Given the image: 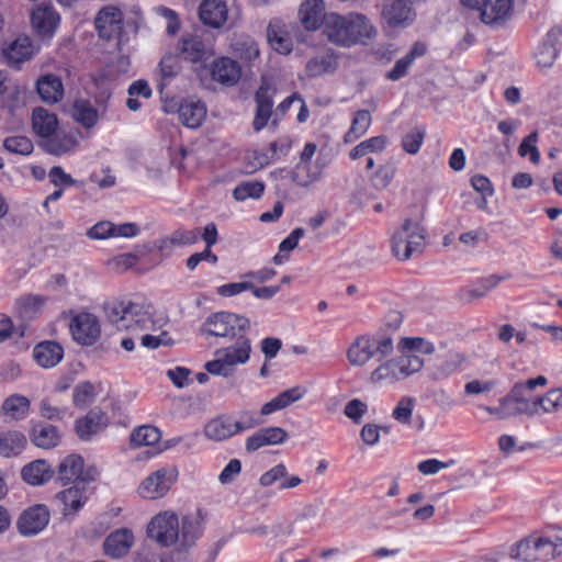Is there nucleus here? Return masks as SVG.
Returning <instances> with one entry per match:
<instances>
[{
	"instance_id": "16",
	"label": "nucleus",
	"mask_w": 562,
	"mask_h": 562,
	"mask_svg": "<svg viewBox=\"0 0 562 562\" xmlns=\"http://www.w3.org/2000/svg\"><path fill=\"white\" fill-rule=\"evenodd\" d=\"M289 439V434L282 427L271 426L257 430L245 442L248 452H255L267 446L283 445Z\"/></svg>"
},
{
	"instance_id": "24",
	"label": "nucleus",
	"mask_w": 562,
	"mask_h": 562,
	"mask_svg": "<svg viewBox=\"0 0 562 562\" xmlns=\"http://www.w3.org/2000/svg\"><path fill=\"white\" fill-rule=\"evenodd\" d=\"M134 543V535L130 529L121 528L111 532L103 542L104 552L111 558H122Z\"/></svg>"
},
{
	"instance_id": "61",
	"label": "nucleus",
	"mask_w": 562,
	"mask_h": 562,
	"mask_svg": "<svg viewBox=\"0 0 562 562\" xmlns=\"http://www.w3.org/2000/svg\"><path fill=\"white\" fill-rule=\"evenodd\" d=\"M249 289H254V283L248 281V279H244L240 282H232L218 286L216 293L222 297H232Z\"/></svg>"
},
{
	"instance_id": "17",
	"label": "nucleus",
	"mask_w": 562,
	"mask_h": 562,
	"mask_svg": "<svg viewBox=\"0 0 562 562\" xmlns=\"http://www.w3.org/2000/svg\"><path fill=\"white\" fill-rule=\"evenodd\" d=\"M241 77L239 64L229 57H220L211 64V78L220 85L233 87Z\"/></svg>"
},
{
	"instance_id": "49",
	"label": "nucleus",
	"mask_w": 562,
	"mask_h": 562,
	"mask_svg": "<svg viewBox=\"0 0 562 562\" xmlns=\"http://www.w3.org/2000/svg\"><path fill=\"white\" fill-rule=\"evenodd\" d=\"M387 144V138L383 135L374 136L369 139H366L359 143L349 153V157L352 160L364 157L369 154H378L382 153Z\"/></svg>"
},
{
	"instance_id": "40",
	"label": "nucleus",
	"mask_w": 562,
	"mask_h": 562,
	"mask_svg": "<svg viewBox=\"0 0 562 562\" xmlns=\"http://www.w3.org/2000/svg\"><path fill=\"white\" fill-rule=\"evenodd\" d=\"M200 238V228L177 229L168 237L159 240L158 248L160 251H170L175 247L190 246L195 244Z\"/></svg>"
},
{
	"instance_id": "2",
	"label": "nucleus",
	"mask_w": 562,
	"mask_h": 562,
	"mask_svg": "<svg viewBox=\"0 0 562 562\" xmlns=\"http://www.w3.org/2000/svg\"><path fill=\"white\" fill-rule=\"evenodd\" d=\"M323 33L331 43L349 47L370 40L376 34V30L362 14L350 13L342 16L331 12L325 18Z\"/></svg>"
},
{
	"instance_id": "33",
	"label": "nucleus",
	"mask_w": 562,
	"mask_h": 562,
	"mask_svg": "<svg viewBox=\"0 0 562 562\" xmlns=\"http://www.w3.org/2000/svg\"><path fill=\"white\" fill-rule=\"evenodd\" d=\"M36 90L43 102L54 104L64 98V86L59 77L44 75L36 81Z\"/></svg>"
},
{
	"instance_id": "59",
	"label": "nucleus",
	"mask_w": 562,
	"mask_h": 562,
	"mask_svg": "<svg viewBox=\"0 0 562 562\" xmlns=\"http://www.w3.org/2000/svg\"><path fill=\"white\" fill-rule=\"evenodd\" d=\"M94 394L92 383L86 381L77 384L74 390L72 400L74 404L78 407H86L91 403Z\"/></svg>"
},
{
	"instance_id": "57",
	"label": "nucleus",
	"mask_w": 562,
	"mask_h": 562,
	"mask_svg": "<svg viewBox=\"0 0 562 562\" xmlns=\"http://www.w3.org/2000/svg\"><path fill=\"white\" fill-rule=\"evenodd\" d=\"M424 137L425 130L422 127H415L402 138V148L407 154L415 155L419 151Z\"/></svg>"
},
{
	"instance_id": "43",
	"label": "nucleus",
	"mask_w": 562,
	"mask_h": 562,
	"mask_svg": "<svg viewBox=\"0 0 562 562\" xmlns=\"http://www.w3.org/2000/svg\"><path fill=\"white\" fill-rule=\"evenodd\" d=\"M26 445V437L16 430L0 432V454L10 458L18 456Z\"/></svg>"
},
{
	"instance_id": "19",
	"label": "nucleus",
	"mask_w": 562,
	"mask_h": 562,
	"mask_svg": "<svg viewBox=\"0 0 562 562\" xmlns=\"http://www.w3.org/2000/svg\"><path fill=\"white\" fill-rule=\"evenodd\" d=\"M316 145L307 143L301 153L300 161L295 168L291 171V180L301 187H307L315 182L321 171H311V159L315 155Z\"/></svg>"
},
{
	"instance_id": "9",
	"label": "nucleus",
	"mask_w": 562,
	"mask_h": 562,
	"mask_svg": "<svg viewBox=\"0 0 562 562\" xmlns=\"http://www.w3.org/2000/svg\"><path fill=\"white\" fill-rule=\"evenodd\" d=\"M85 461L79 454H69L64 458L57 467L56 481L61 485L86 484L94 480V472L91 470L85 471Z\"/></svg>"
},
{
	"instance_id": "30",
	"label": "nucleus",
	"mask_w": 562,
	"mask_h": 562,
	"mask_svg": "<svg viewBox=\"0 0 562 562\" xmlns=\"http://www.w3.org/2000/svg\"><path fill=\"white\" fill-rule=\"evenodd\" d=\"M464 361V357L457 350H448L442 356L438 357L437 363L435 364L430 378L434 381L443 380L461 367Z\"/></svg>"
},
{
	"instance_id": "14",
	"label": "nucleus",
	"mask_w": 562,
	"mask_h": 562,
	"mask_svg": "<svg viewBox=\"0 0 562 562\" xmlns=\"http://www.w3.org/2000/svg\"><path fill=\"white\" fill-rule=\"evenodd\" d=\"M479 12L484 24L503 26L512 16L513 0H485Z\"/></svg>"
},
{
	"instance_id": "60",
	"label": "nucleus",
	"mask_w": 562,
	"mask_h": 562,
	"mask_svg": "<svg viewBox=\"0 0 562 562\" xmlns=\"http://www.w3.org/2000/svg\"><path fill=\"white\" fill-rule=\"evenodd\" d=\"M400 347L403 350H416L424 355H431L435 351L432 342L425 340L422 337H405L400 341Z\"/></svg>"
},
{
	"instance_id": "8",
	"label": "nucleus",
	"mask_w": 562,
	"mask_h": 562,
	"mask_svg": "<svg viewBox=\"0 0 562 562\" xmlns=\"http://www.w3.org/2000/svg\"><path fill=\"white\" fill-rule=\"evenodd\" d=\"M425 227L420 221L405 218L394 232L391 246L392 252L398 260H408L414 252L419 251L425 239Z\"/></svg>"
},
{
	"instance_id": "12",
	"label": "nucleus",
	"mask_w": 562,
	"mask_h": 562,
	"mask_svg": "<svg viewBox=\"0 0 562 562\" xmlns=\"http://www.w3.org/2000/svg\"><path fill=\"white\" fill-rule=\"evenodd\" d=\"M176 476L175 470L159 469L142 481L137 492L145 499L160 498L170 490Z\"/></svg>"
},
{
	"instance_id": "10",
	"label": "nucleus",
	"mask_w": 562,
	"mask_h": 562,
	"mask_svg": "<svg viewBox=\"0 0 562 562\" xmlns=\"http://www.w3.org/2000/svg\"><path fill=\"white\" fill-rule=\"evenodd\" d=\"M178 55L192 64L204 63L213 54V46L198 33L183 34L177 44Z\"/></svg>"
},
{
	"instance_id": "45",
	"label": "nucleus",
	"mask_w": 562,
	"mask_h": 562,
	"mask_svg": "<svg viewBox=\"0 0 562 562\" xmlns=\"http://www.w3.org/2000/svg\"><path fill=\"white\" fill-rule=\"evenodd\" d=\"M535 416L562 411V389H553L544 395L535 397Z\"/></svg>"
},
{
	"instance_id": "38",
	"label": "nucleus",
	"mask_w": 562,
	"mask_h": 562,
	"mask_svg": "<svg viewBox=\"0 0 562 562\" xmlns=\"http://www.w3.org/2000/svg\"><path fill=\"white\" fill-rule=\"evenodd\" d=\"M33 55V48L27 37H19L3 49V56L10 66L18 67L29 60Z\"/></svg>"
},
{
	"instance_id": "11",
	"label": "nucleus",
	"mask_w": 562,
	"mask_h": 562,
	"mask_svg": "<svg viewBox=\"0 0 562 562\" xmlns=\"http://www.w3.org/2000/svg\"><path fill=\"white\" fill-rule=\"evenodd\" d=\"M71 336L82 346H92L101 335L98 317L92 313L82 312L75 315L69 324Z\"/></svg>"
},
{
	"instance_id": "48",
	"label": "nucleus",
	"mask_w": 562,
	"mask_h": 562,
	"mask_svg": "<svg viewBox=\"0 0 562 562\" xmlns=\"http://www.w3.org/2000/svg\"><path fill=\"white\" fill-rule=\"evenodd\" d=\"M371 114L367 110H359L355 113L351 126L346 133L344 139L346 143H352L367 133L371 125Z\"/></svg>"
},
{
	"instance_id": "25",
	"label": "nucleus",
	"mask_w": 562,
	"mask_h": 562,
	"mask_svg": "<svg viewBox=\"0 0 562 562\" xmlns=\"http://www.w3.org/2000/svg\"><path fill=\"white\" fill-rule=\"evenodd\" d=\"M108 416L100 409H91L88 414L76 422V432L81 440H90L108 425Z\"/></svg>"
},
{
	"instance_id": "5",
	"label": "nucleus",
	"mask_w": 562,
	"mask_h": 562,
	"mask_svg": "<svg viewBox=\"0 0 562 562\" xmlns=\"http://www.w3.org/2000/svg\"><path fill=\"white\" fill-rule=\"evenodd\" d=\"M250 352V339L239 336L235 344L216 349L214 359L205 362L204 369L212 375L229 378L233 375L236 366L248 362Z\"/></svg>"
},
{
	"instance_id": "29",
	"label": "nucleus",
	"mask_w": 562,
	"mask_h": 562,
	"mask_svg": "<svg viewBox=\"0 0 562 562\" xmlns=\"http://www.w3.org/2000/svg\"><path fill=\"white\" fill-rule=\"evenodd\" d=\"M235 427V419L232 416L221 415L206 423L204 435L210 440L223 441L237 434Z\"/></svg>"
},
{
	"instance_id": "47",
	"label": "nucleus",
	"mask_w": 562,
	"mask_h": 562,
	"mask_svg": "<svg viewBox=\"0 0 562 562\" xmlns=\"http://www.w3.org/2000/svg\"><path fill=\"white\" fill-rule=\"evenodd\" d=\"M234 54L247 61L251 63L259 58L260 52L257 43L249 36L240 35L236 37L232 44Z\"/></svg>"
},
{
	"instance_id": "44",
	"label": "nucleus",
	"mask_w": 562,
	"mask_h": 562,
	"mask_svg": "<svg viewBox=\"0 0 562 562\" xmlns=\"http://www.w3.org/2000/svg\"><path fill=\"white\" fill-rule=\"evenodd\" d=\"M30 405V400L26 396L13 394L4 400L1 409L12 420H21L29 414Z\"/></svg>"
},
{
	"instance_id": "28",
	"label": "nucleus",
	"mask_w": 562,
	"mask_h": 562,
	"mask_svg": "<svg viewBox=\"0 0 562 562\" xmlns=\"http://www.w3.org/2000/svg\"><path fill=\"white\" fill-rule=\"evenodd\" d=\"M46 301L45 296L37 294L27 293L20 295L14 301V312L22 319H34L41 314Z\"/></svg>"
},
{
	"instance_id": "37",
	"label": "nucleus",
	"mask_w": 562,
	"mask_h": 562,
	"mask_svg": "<svg viewBox=\"0 0 562 562\" xmlns=\"http://www.w3.org/2000/svg\"><path fill=\"white\" fill-rule=\"evenodd\" d=\"M85 484L72 485L59 492L56 498L64 505L63 514L70 515L78 512L85 504Z\"/></svg>"
},
{
	"instance_id": "39",
	"label": "nucleus",
	"mask_w": 562,
	"mask_h": 562,
	"mask_svg": "<svg viewBox=\"0 0 562 562\" xmlns=\"http://www.w3.org/2000/svg\"><path fill=\"white\" fill-rule=\"evenodd\" d=\"M426 52L427 47L424 43H415L409 52L395 63L394 67L386 74V78L392 81L403 78L415 59L424 56Z\"/></svg>"
},
{
	"instance_id": "13",
	"label": "nucleus",
	"mask_w": 562,
	"mask_h": 562,
	"mask_svg": "<svg viewBox=\"0 0 562 562\" xmlns=\"http://www.w3.org/2000/svg\"><path fill=\"white\" fill-rule=\"evenodd\" d=\"M274 93V87L268 80L262 79L255 95L257 109L252 125L257 132L262 130L272 116Z\"/></svg>"
},
{
	"instance_id": "36",
	"label": "nucleus",
	"mask_w": 562,
	"mask_h": 562,
	"mask_svg": "<svg viewBox=\"0 0 562 562\" xmlns=\"http://www.w3.org/2000/svg\"><path fill=\"white\" fill-rule=\"evenodd\" d=\"M58 126L56 114L48 112L44 108H36L32 113V127L36 135L44 139L52 136Z\"/></svg>"
},
{
	"instance_id": "62",
	"label": "nucleus",
	"mask_w": 562,
	"mask_h": 562,
	"mask_svg": "<svg viewBox=\"0 0 562 562\" xmlns=\"http://www.w3.org/2000/svg\"><path fill=\"white\" fill-rule=\"evenodd\" d=\"M180 70L178 57L172 54L165 55L159 63V71L164 80L172 79Z\"/></svg>"
},
{
	"instance_id": "21",
	"label": "nucleus",
	"mask_w": 562,
	"mask_h": 562,
	"mask_svg": "<svg viewBox=\"0 0 562 562\" xmlns=\"http://www.w3.org/2000/svg\"><path fill=\"white\" fill-rule=\"evenodd\" d=\"M382 18L390 26L411 23L414 18L409 0H386L382 9Z\"/></svg>"
},
{
	"instance_id": "3",
	"label": "nucleus",
	"mask_w": 562,
	"mask_h": 562,
	"mask_svg": "<svg viewBox=\"0 0 562 562\" xmlns=\"http://www.w3.org/2000/svg\"><path fill=\"white\" fill-rule=\"evenodd\" d=\"M104 312L109 323L119 331L138 335L154 324L150 304L145 302L113 300L104 304Z\"/></svg>"
},
{
	"instance_id": "63",
	"label": "nucleus",
	"mask_w": 562,
	"mask_h": 562,
	"mask_svg": "<svg viewBox=\"0 0 562 562\" xmlns=\"http://www.w3.org/2000/svg\"><path fill=\"white\" fill-rule=\"evenodd\" d=\"M368 411V405L361 400L353 398L345 406L344 413L353 423L359 424Z\"/></svg>"
},
{
	"instance_id": "4",
	"label": "nucleus",
	"mask_w": 562,
	"mask_h": 562,
	"mask_svg": "<svg viewBox=\"0 0 562 562\" xmlns=\"http://www.w3.org/2000/svg\"><path fill=\"white\" fill-rule=\"evenodd\" d=\"M379 366L370 373L369 381L373 384H393L419 372L424 360L415 355L403 353L392 359L378 361Z\"/></svg>"
},
{
	"instance_id": "35",
	"label": "nucleus",
	"mask_w": 562,
	"mask_h": 562,
	"mask_svg": "<svg viewBox=\"0 0 562 562\" xmlns=\"http://www.w3.org/2000/svg\"><path fill=\"white\" fill-rule=\"evenodd\" d=\"M267 38L270 46L279 54L291 53L293 44L280 20H272L267 27Z\"/></svg>"
},
{
	"instance_id": "27",
	"label": "nucleus",
	"mask_w": 562,
	"mask_h": 562,
	"mask_svg": "<svg viewBox=\"0 0 562 562\" xmlns=\"http://www.w3.org/2000/svg\"><path fill=\"white\" fill-rule=\"evenodd\" d=\"M178 116L184 126L196 128L206 116V108L199 100L186 99L178 108Z\"/></svg>"
},
{
	"instance_id": "46",
	"label": "nucleus",
	"mask_w": 562,
	"mask_h": 562,
	"mask_svg": "<svg viewBox=\"0 0 562 562\" xmlns=\"http://www.w3.org/2000/svg\"><path fill=\"white\" fill-rule=\"evenodd\" d=\"M72 117L86 128L93 127L98 122V111L87 100H76L72 104Z\"/></svg>"
},
{
	"instance_id": "22",
	"label": "nucleus",
	"mask_w": 562,
	"mask_h": 562,
	"mask_svg": "<svg viewBox=\"0 0 562 562\" xmlns=\"http://www.w3.org/2000/svg\"><path fill=\"white\" fill-rule=\"evenodd\" d=\"M325 7L323 0H305L299 11L300 21L307 31L325 29Z\"/></svg>"
},
{
	"instance_id": "26",
	"label": "nucleus",
	"mask_w": 562,
	"mask_h": 562,
	"mask_svg": "<svg viewBox=\"0 0 562 562\" xmlns=\"http://www.w3.org/2000/svg\"><path fill=\"white\" fill-rule=\"evenodd\" d=\"M307 394V389L302 385H296L281 392L271 401L262 405L260 414L263 416L270 415L273 412L283 409L291 404L302 400Z\"/></svg>"
},
{
	"instance_id": "53",
	"label": "nucleus",
	"mask_w": 562,
	"mask_h": 562,
	"mask_svg": "<svg viewBox=\"0 0 562 562\" xmlns=\"http://www.w3.org/2000/svg\"><path fill=\"white\" fill-rule=\"evenodd\" d=\"M265 190V184L260 181H244L233 191V196L237 201H244L247 198L258 199Z\"/></svg>"
},
{
	"instance_id": "54",
	"label": "nucleus",
	"mask_w": 562,
	"mask_h": 562,
	"mask_svg": "<svg viewBox=\"0 0 562 562\" xmlns=\"http://www.w3.org/2000/svg\"><path fill=\"white\" fill-rule=\"evenodd\" d=\"M3 147L5 150L12 154L30 155L33 151V143L26 136H10L3 140Z\"/></svg>"
},
{
	"instance_id": "6",
	"label": "nucleus",
	"mask_w": 562,
	"mask_h": 562,
	"mask_svg": "<svg viewBox=\"0 0 562 562\" xmlns=\"http://www.w3.org/2000/svg\"><path fill=\"white\" fill-rule=\"evenodd\" d=\"M393 339L387 336H358L347 349V360L351 367H364L372 359L382 361L392 355Z\"/></svg>"
},
{
	"instance_id": "64",
	"label": "nucleus",
	"mask_w": 562,
	"mask_h": 562,
	"mask_svg": "<svg viewBox=\"0 0 562 562\" xmlns=\"http://www.w3.org/2000/svg\"><path fill=\"white\" fill-rule=\"evenodd\" d=\"M263 423L260 418L256 417V415L248 411H241L238 414V419H235L236 431L241 432L257 426H260Z\"/></svg>"
},
{
	"instance_id": "55",
	"label": "nucleus",
	"mask_w": 562,
	"mask_h": 562,
	"mask_svg": "<svg viewBox=\"0 0 562 562\" xmlns=\"http://www.w3.org/2000/svg\"><path fill=\"white\" fill-rule=\"evenodd\" d=\"M554 42H547L537 50L536 64L543 69H550L558 57V49Z\"/></svg>"
},
{
	"instance_id": "7",
	"label": "nucleus",
	"mask_w": 562,
	"mask_h": 562,
	"mask_svg": "<svg viewBox=\"0 0 562 562\" xmlns=\"http://www.w3.org/2000/svg\"><path fill=\"white\" fill-rule=\"evenodd\" d=\"M250 326L247 317L231 313V312H216L205 318L200 327V335L204 338H235L243 336L246 329Z\"/></svg>"
},
{
	"instance_id": "18",
	"label": "nucleus",
	"mask_w": 562,
	"mask_h": 562,
	"mask_svg": "<svg viewBox=\"0 0 562 562\" xmlns=\"http://www.w3.org/2000/svg\"><path fill=\"white\" fill-rule=\"evenodd\" d=\"M49 521L45 506L38 505L25 510L18 520V529L23 536H33L42 531Z\"/></svg>"
},
{
	"instance_id": "58",
	"label": "nucleus",
	"mask_w": 562,
	"mask_h": 562,
	"mask_svg": "<svg viewBox=\"0 0 562 562\" xmlns=\"http://www.w3.org/2000/svg\"><path fill=\"white\" fill-rule=\"evenodd\" d=\"M535 546L537 552V561L550 560L561 554V551L548 537L535 538Z\"/></svg>"
},
{
	"instance_id": "23",
	"label": "nucleus",
	"mask_w": 562,
	"mask_h": 562,
	"mask_svg": "<svg viewBox=\"0 0 562 562\" xmlns=\"http://www.w3.org/2000/svg\"><path fill=\"white\" fill-rule=\"evenodd\" d=\"M227 7L221 0H203L199 7L201 22L210 27L220 29L227 21Z\"/></svg>"
},
{
	"instance_id": "34",
	"label": "nucleus",
	"mask_w": 562,
	"mask_h": 562,
	"mask_svg": "<svg viewBox=\"0 0 562 562\" xmlns=\"http://www.w3.org/2000/svg\"><path fill=\"white\" fill-rule=\"evenodd\" d=\"M33 357L41 367L53 368L63 360L64 349L55 341H42L34 347Z\"/></svg>"
},
{
	"instance_id": "32",
	"label": "nucleus",
	"mask_w": 562,
	"mask_h": 562,
	"mask_svg": "<svg viewBox=\"0 0 562 562\" xmlns=\"http://www.w3.org/2000/svg\"><path fill=\"white\" fill-rule=\"evenodd\" d=\"M338 66L337 56L328 49L310 58L305 65L306 76L316 78L333 74Z\"/></svg>"
},
{
	"instance_id": "56",
	"label": "nucleus",
	"mask_w": 562,
	"mask_h": 562,
	"mask_svg": "<svg viewBox=\"0 0 562 562\" xmlns=\"http://www.w3.org/2000/svg\"><path fill=\"white\" fill-rule=\"evenodd\" d=\"M396 175V167L393 162L381 165L372 177L374 188L379 190L386 189Z\"/></svg>"
},
{
	"instance_id": "15",
	"label": "nucleus",
	"mask_w": 562,
	"mask_h": 562,
	"mask_svg": "<svg viewBox=\"0 0 562 562\" xmlns=\"http://www.w3.org/2000/svg\"><path fill=\"white\" fill-rule=\"evenodd\" d=\"M94 25L100 37L105 40L116 37L123 27L122 12L115 7L106 5L97 14Z\"/></svg>"
},
{
	"instance_id": "52",
	"label": "nucleus",
	"mask_w": 562,
	"mask_h": 562,
	"mask_svg": "<svg viewBox=\"0 0 562 562\" xmlns=\"http://www.w3.org/2000/svg\"><path fill=\"white\" fill-rule=\"evenodd\" d=\"M510 557L521 562L537 561L535 539L529 537L520 540L512 550Z\"/></svg>"
},
{
	"instance_id": "42",
	"label": "nucleus",
	"mask_w": 562,
	"mask_h": 562,
	"mask_svg": "<svg viewBox=\"0 0 562 562\" xmlns=\"http://www.w3.org/2000/svg\"><path fill=\"white\" fill-rule=\"evenodd\" d=\"M31 441L38 448L50 449L58 445L59 432L55 426L37 424L31 431Z\"/></svg>"
},
{
	"instance_id": "31",
	"label": "nucleus",
	"mask_w": 562,
	"mask_h": 562,
	"mask_svg": "<svg viewBox=\"0 0 562 562\" xmlns=\"http://www.w3.org/2000/svg\"><path fill=\"white\" fill-rule=\"evenodd\" d=\"M54 474V469L44 459L34 460L21 470L23 481L34 486L45 484Z\"/></svg>"
},
{
	"instance_id": "50",
	"label": "nucleus",
	"mask_w": 562,
	"mask_h": 562,
	"mask_svg": "<svg viewBox=\"0 0 562 562\" xmlns=\"http://www.w3.org/2000/svg\"><path fill=\"white\" fill-rule=\"evenodd\" d=\"M160 430L150 425L137 427L131 432L130 440L135 447L153 446L160 440Z\"/></svg>"
},
{
	"instance_id": "1",
	"label": "nucleus",
	"mask_w": 562,
	"mask_h": 562,
	"mask_svg": "<svg viewBox=\"0 0 562 562\" xmlns=\"http://www.w3.org/2000/svg\"><path fill=\"white\" fill-rule=\"evenodd\" d=\"M200 513L182 518L180 527L178 516L172 512H162L151 518L147 526L148 538L160 547L171 548L172 562H186L189 550L202 533Z\"/></svg>"
},
{
	"instance_id": "41",
	"label": "nucleus",
	"mask_w": 562,
	"mask_h": 562,
	"mask_svg": "<svg viewBox=\"0 0 562 562\" xmlns=\"http://www.w3.org/2000/svg\"><path fill=\"white\" fill-rule=\"evenodd\" d=\"M78 146L77 138L71 134H53L42 143L43 149L55 156L68 154Z\"/></svg>"
},
{
	"instance_id": "51",
	"label": "nucleus",
	"mask_w": 562,
	"mask_h": 562,
	"mask_svg": "<svg viewBox=\"0 0 562 562\" xmlns=\"http://www.w3.org/2000/svg\"><path fill=\"white\" fill-rule=\"evenodd\" d=\"M416 400L412 396H402L392 412V417L402 425H411Z\"/></svg>"
},
{
	"instance_id": "20",
	"label": "nucleus",
	"mask_w": 562,
	"mask_h": 562,
	"mask_svg": "<svg viewBox=\"0 0 562 562\" xmlns=\"http://www.w3.org/2000/svg\"><path fill=\"white\" fill-rule=\"evenodd\" d=\"M32 25L43 37H52L60 22L59 14L52 5L40 4L32 12Z\"/></svg>"
}]
</instances>
